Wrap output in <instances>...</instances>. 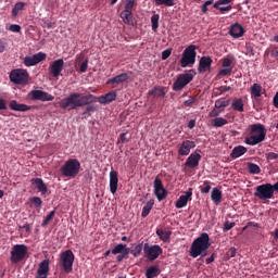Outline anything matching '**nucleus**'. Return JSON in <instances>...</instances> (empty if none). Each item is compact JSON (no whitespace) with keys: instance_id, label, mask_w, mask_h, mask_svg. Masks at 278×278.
<instances>
[{"instance_id":"nucleus-1","label":"nucleus","mask_w":278,"mask_h":278,"mask_svg":"<svg viewBox=\"0 0 278 278\" xmlns=\"http://www.w3.org/2000/svg\"><path fill=\"white\" fill-rule=\"evenodd\" d=\"M94 101L93 94L81 96L79 92H74L62 99L59 105L62 110H77V108H84V105H90Z\"/></svg>"},{"instance_id":"nucleus-2","label":"nucleus","mask_w":278,"mask_h":278,"mask_svg":"<svg viewBox=\"0 0 278 278\" xmlns=\"http://www.w3.org/2000/svg\"><path fill=\"white\" fill-rule=\"evenodd\" d=\"M212 244L210 243V235L207 232H202L200 237H198L190 247V256L193 258L205 257L207 255V249H210Z\"/></svg>"},{"instance_id":"nucleus-3","label":"nucleus","mask_w":278,"mask_h":278,"mask_svg":"<svg viewBox=\"0 0 278 278\" xmlns=\"http://www.w3.org/2000/svg\"><path fill=\"white\" fill-rule=\"evenodd\" d=\"M79 168H81V163L76 159H70L61 167V174L63 177L75 178L79 175Z\"/></svg>"},{"instance_id":"nucleus-4","label":"nucleus","mask_w":278,"mask_h":278,"mask_svg":"<svg viewBox=\"0 0 278 278\" xmlns=\"http://www.w3.org/2000/svg\"><path fill=\"white\" fill-rule=\"evenodd\" d=\"M9 79L16 86H27L29 84V72L24 68L12 70L9 74Z\"/></svg>"},{"instance_id":"nucleus-5","label":"nucleus","mask_w":278,"mask_h":278,"mask_svg":"<svg viewBox=\"0 0 278 278\" xmlns=\"http://www.w3.org/2000/svg\"><path fill=\"white\" fill-rule=\"evenodd\" d=\"M75 263V254L73 250H66L60 254L59 266L63 269V273L68 275L73 273V264Z\"/></svg>"},{"instance_id":"nucleus-6","label":"nucleus","mask_w":278,"mask_h":278,"mask_svg":"<svg viewBox=\"0 0 278 278\" xmlns=\"http://www.w3.org/2000/svg\"><path fill=\"white\" fill-rule=\"evenodd\" d=\"M194 62H197V46L191 45L184 50L180 66L187 68V66H192Z\"/></svg>"},{"instance_id":"nucleus-7","label":"nucleus","mask_w":278,"mask_h":278,"mask_svg":"<svg viewBox=\"0 0 278 278\" xmlns=\"http://www.w3.org/2000/svg\"><path fill=\"white\" fill-rule=\"evenodd\" d=\"M254 197L260 199V201H269V199H275L273 193V185L271 184H263L258 185L255 188Z\"/></svg>"},{"instance_id":"nucleus-8","label":"nucleus","mask_w":278,"mask_h":278,"mask_svg":"<svg viewBox=\"0 0 278 278\" xmlns=\"http://www.w3.org/2000/svg\"><path fill=\"white\" fill-rule=\"evenodd\" d=\"M28 248L25 244H15L11 251V264H18L27 257Z\"/></svg>"},{"instance_id":"nucleus-9","label":"nucleus","mask_w":278,"mask_h":278,"mask_svg":"<svg viewBox=\"0 0 278 278\" xmlns=\"http://www.w3.org/2000/svg\"><path fill=\"white\" fill-rule=\"evenodd\" d=\"M192 73H194V70H190L189 73L178 75L177 79L173 85V90L175 92L184 90V88H186L188 84H190V81L194 79V75Z\"/></svg>"},{"instance_id":"nucleus-10","label":"nucleus","mask_w":278,"mask_h":278,"mask_svg":"<svg viewBox=\"0 0 278 278\" xmlns=\"http://www.w3.org/2000/svg\"><path fill=\"white\" fill-rule=\"evenodd\" d=\"M143 253L150 262H154V260H157V257L162 255L163 250H162V247L157 244L149 245V243H144Z\"/></svg>"},{"instance_id":"nucleus-11","label":"nucleus","mask_w":278,"mask_h":278,"mask_svg":"<svg viewBox=\"0 0 278 278\" xmlns=\"http://www.w3.org/2000/svg\"><path fill=\"white\" fill-rule=\"evenodd\" d=\"M266 128L262 124H253L251 126V137L245 140H265Z\"/></svg>"},{"instance_id":"nucleus-12","label":"nucleus","mask_w":278,"mask_h":278,"mask_svg":"<svg viewBox=\"0 0 278 278\" xmlns=\"http://www.w3.org/2000/svg\"><path fill=\"white\" fill-rule=\"evenodd\" d=\"M28 99L30 101H53L55 97H53L51 93L43 91V90H31L28 93Z\"/></svg>"},{"instance_id":"nucleus-13","label":"nucleus","mask_w":278,"mask_h":278,"mask_svg":"<svg viewBox=\"0 0 278 278\" xmlns=\"http://www.w3.org/2000/svg\"><path fill=\"white\" fill-rule=\"evenodd\" d=\"M154 194L159 201H164L168 194V191L164 188L162 179L157 176L154 179Z\"/></svg>"},{"instance_id":"nucleus-14","label":"nucleus","mask_w":278,"mask_h":278,"mask_svg":"<svg viewBox=\"0 0 278 278\" xmlns=\"http://www.w3.org/2000/svg\"><path fill=\"white\" fill-rule=\"evenodd\" d=\"M62 71H64V59H58L49 66V73L52 77H55V79L62 75Z\"/></svg>"},{"instance_id":"nucleus-15","label":"nucleus","mask_w":278,"mask_h":278,"mask_svg":"<svg viewBox=\"0 0 278 278\" xmlns=\"http://www.w3.org/2000/svg\"><path fill=\"white\" fill-rule=\"evenodd\" d=\"M47 60V53L38 52L31 56L24 58L25 66H36V64H40V62H45Z\"/></svg>"},{"instance_id":"nucleus-16","label":"nucleus","mask_w":278,"mask_h":278,"mask_svg":"<svg viewBox=\"0 0 278 278\" xmlns=\"http://www.w3.org/2000/svg\"><path fill=\"white\" fill-rule=\"evenodd\" d=\"M214 60L211 56H202L199 61L198 72L200 74L207 73V71H212V64Z\"/></svg>"},{"instance_id":"nucleus-17","label":"nucleus","mask_w":278,"mask_h":278,"mask_svg":"<svg viewBox=\"0 0 278 278\" xmlns=\"http://www.w3.org/2000/svg\"><path fill=\"white\" fill-rule=\"evenodd\" d=\"M188 201H192V188H189L184 195H180L176 201L177 210H181V207H186L188 205Z\"/></svg>"},{"instance_id":"nucleus-18","label":"nucleus","mask_w":278,"mask_h":278,"mask_svg":"<svg viewBox=\"0 0 278 278\" xmlns=\"http://www.w3.org/2000/svg\"><path fill=\"white\" fill-rule=\"evenodd\" d=\"M49 258H46L39 263L36 278H48L49 277Z\"/></svg>"},{"instance_id":"nucleus-19","label":"nucleus","mask_w":278,"mask_h":278,"mask_svg":"<svg viewBox=\"0 0 278 278\" xmlns=\"http://www.w3.org/2000/svg\"><path fill=\"white\" fill-rule=\"evenodd\" d=\"M110 192L111 194H116V191L118 190V172L112 169L110 172Z\"/></svg>"},{"instance_id":"nucleus-20","label":"nucleus","mask_w":278,"mask_h":278,"mask_svg":"<svg viewBox=\"0 0 278 278\" xmlns=\"http://www.w3.org/2000/svg\"><path fill=\"white\" fill-rule=\"evenodd\" d=\"M30 184L41 194H47V192H49V187H47V184H45V180H42V178H33L30 180Z\"/></svg>"},{"instance_id":"nucleus-21","label":"nucleus","mask_w":278,"mask_h":278,"mask_svg":"<svg viewBox=\"0 0 278 278\" xmlns=\"http://www.w3.org/2000/svg\"><path fill=\"white\" fill-rule=\"evenodd\" d=\"M229 35L232 38H242V36H244V27L238 23H235L230 26Z\"/></svg>"},{"instance_id":"nucleus-22","label":"nucleus","mask_w":278,"mask_h":278,"mask_svg":"<svg viewBox=\"0 0 278 278\" xmlns=\"http://www.w3.org/2000/svg\"><path fill=\"white\" fill-rule=\"evenodd\" d=\"M199 162H201V154L191 153L187 159L185 166H188V168H197V166H199Z\"/></svg>"},{"instance_id":"nucleus-23","label":"nucleus","mask_w":278,"mask_h":278,"mask_svg":"<svg viewBox=\"0 0 278 278\" xmlns=\"http://www.w3.org/2000/svg\"><path fill=\"white\" fill-rule=\"evenodd\" d=\"M149 97H154V99H164L166 97V88L162 86H156L148 91Z\"/></svg>"},{"instance_id":"nucleus-24","label":"nucleus","mask_w":278,"mask_h":278,"mask_svg":"<svg viewBox=\"0 0 278 278\" xmlns=\"http://www.w3.org/2000/svg\"><path fill=\"white\" fill-rule=\"evenodd\" d=\"M195 147L197 144L194 143V141H184L178 150V153L179 155H190V149H194Z\"/></svg>"},{"instance_id":"nucleus-25","label":"nucleus","mask_w":278,"mask_h":278,"mask_svg":"<svg viewBox=\"0 0 278 278\" xmlns=\"http://www.w3.org/2000/svg\"><path fill=\"white\" fill-rule=\"evenodd\" d=\"M10 110H13V112H29L31 110V106L27 104H21L16 100H12L9 104Z\"/></svg>"},{"instance_id":"nucleus-26","label":"nucleus","mask_w":278,"mask_h":278,"mask_svg":"<svg viewBox=\"0 0 278 278\" xmlns=\"http://www.w3.org/2000/svg\"><path fill=\"white\" fill-rule=\"evenodd\" d=\"M98 101L99 103H101V105H105L108 103H112V101H116V91H110L104 96H100L98 98Z\"/></svg>"},{"instance_id":"nucleus-27","label":"nucleus","mask_w":278,"mask_h":278,"mask_svg":"<svg viewBox=\"0 0 278 278\" xmlns=\"http://www.w3.org/2000/svg\"><path fill=\"white\" fill-rule=\"evenodd\" d=\"M131 76L128 73H122L113 78H110L106 84H124L127 81Z\"/></svg>"},{"instance_id":"nucleus-28","label":"nucleus","mask_w":278,"mask_h":278,"mask_svg":"<svg viewBox=\"0 0 278 278\" xmlns=\"http://www.w3.org/2000/svg\"><path fill=\"white\" fill-rule=\"evenodd\" d=\"M247 153V148L244 146L235 147L230 153V157L232 160H238V157H242Z\"/></svg>"},{"instance_id":"nucleus-29","label":"nucleus","mask_w":278,"mask_h":278,"mask_svg":"<svg viewBox=\"0 0 278 278\" xmlns=\"http://www.w3.org/2000/svg\"><path fill=\"white\" fill-rule=\"evenodd\" d=\"M211 199L215 205H218L223 201V191H220L218 188H213L211 192Z\"/></svg>"},{"instance_id":"nucleus-30","label":"nucleus","mask_w":278,"mask_h":278,"mask_svg":"<svg viewBox=\"0 0 278 278\" xmlns=\"http://www.w3.org/2000/svg\"><path fill=\"white\" fill-rule=\"evenodd\" d=\"M121 18L125 23V25H134V14L131 11H123L121 13Z\"/></svg>"},{"instance_id":"nucleus-31","label":"nucleus","mask_w":278,"mask_h":278,"mask_svg":"<svg viewBox=\"0 0 278 278\" xmlns=\"http://www.w3.org/2000/svg\"><path fill=\"white\" fill-rule=\"evenodd\" d=\"M156 236H159L162 242H168L170 240V236H173V231L164 230V229H156Z\"/></svg>"},{"instance_id":"nucleus-32","label":"nucleus","mask_w":278,"mask_h":278,"mask_svg":"<svg viewBox=\"0 0 278 278\" xmlns=\"http://www.w3.org/2000/svg\"><path fill=\"white\" fill-rule=\"evenodd\" d=\"M229 103H231L230 99L219 98L215 101V108L216 110H223V112H225V108H228Z\"/></svg>"},{"instance_id":"nucleus-33","label":"nucleus","mask_w":278,"mask_h":278,"mask_svg":"<svg viewBox=\"0 0 278 278\" xmlns=\"http://www.w3.org/2000/svg\"><path fill=\"white\" fill-rule=\"evenodd\" d=\"M153 205H155V200H150L147 202V204L143 206L141 212L142 218H147V216L151 214V210H153Z\"/></svg>"},{"instance_id":"nucleus-34","label":"nucleus","mask_w":278,"mask_h":278,"mask_svg":"<svg viewBox=\"0 0 278 278\" xmlns=\"http://www.w3.org/2000/svg\"><path fill=\"white\" fill-rule=\"evenodd\" d=\"M231 108L235 110V112H244V101L241 98L235 99Z\"/></svg>"},{"instance_id":"nucleus-35","label":"nucleus","mask_w":278,"mask_h":278,"mask_svg":"<svg viewBox=\"0 0 278 278\" xmlns=\"http://www.w3.org/2000/svg\"><path fill=\"white\" fill-rule=\"evenodd\" d=\"M125 251H131L130 248H127L126 244L119 243L114 247V249L111 251L112 255H119L122 253H125Z\"/></svg>"},{"instance_id":"nucleus-36","label":"nucleus","mask_w":278,"mask_h":278,"mask_svg":"<svg viewBox=\"0 0 278 278\" xmlns=\"http://www.w3.org/2000/svg\"><path fill=\"white\" fill-rule=\"evenodd\" d=\"M26 5H27V3H25V2H16L12 9L13 18H16V16H18V12H23V10H25Z\"/></svg>"},{"instance_id":"nucleus-37","label":"nucleus","mask_w":278,"mask_h":278,"mask_svg":"<svg viewBox=\"0 0 278 278\" xmlns=\"http://www.w3.org/2000/svg\"><path fill=\"white\" fill-rule=\"evenodd\" d=\"M160 275V267L159 266H151L146 271L147 278H155Z\"/></svg>"},{"instance_id":"nucleus-38","label":"nucleus","mask_w":278,"mask_h":278,"mask_svg":"<svg viewBox=\"0 0 278 278\" xmlns=\"http://www.w3.org/2000/svg\"><path fill=\"white\" fill-rule=\"evenodd\" d=\"M250 92L255 99L262 97V86L260 84H253Z\"/></svg>"},{"instance_id":"nucleus-39","label":"nucleus","mask_w":278,"mask_h":278,"mask_svg":"<svg viewBox=\"0 0 278 278\" xmlns=\"http://www.w3.org/2000/svg\"><path fill=\"white\" fill-rule=\"evenodd\" d=\"M248 172L250 175H260V173H262V168H260V165L255 163H248Z\"/></svg>"},{"instance_id":"nucleus-40","label":"nucleus","mask_w":278,"mask_h":278,"mask_svg":"<svg viewBox=\"0 0 278 278\" xmlns=\"http://www.w3.org/2000/svg\"><path fill=\"white\" fill-rule=\"evenodd\" d=\"M229 122L223 117H215L212 119L213 127H225Z\"/></svg>"},{"instance_id":"nucleus-41","label":"nucleus","mask_w":278,"mask_h":278,"mask_svg":"<svg viewBox=\"0 0 278 278\" xmlns=\"http://www.w3.org/2000/svg\"><path fill=\"white\" fill-rule=\"evenodd\" d=\"M155 5H165L166 8H173V5H176L175 0H154Z\"/></svg>"},{"instance_id":"nucleus-42","label":"nucleus","mask_w":278,"mask_h":278,"mask_svg":"<svg viewBox=\"0 0 278 278\" xmlns=\"http://www.w3.org/2000/svg\"><path fill=\"white\" fill-rule=\"evenodd\" d=\"M151 23H152V31H157V27H160V14L152 15Z\"/></svg>"},{"instance_id":"nucleus-43","label":"nucleus","mask_w":278,"mask_h":278,"mask_svg":"<svg viewBox=\"0 0 278 278\" xmlns=\"http://www.w3.org/2000/svg\"><path fill=\"white\" fill-rule=\"evenodd\" d=\"M142 243H139L132 250H130V253L131 255H134V257H140V255L142 254Z\"/></svg>"},{"instance_id":"nucleus-44","label":"nucleus","mask_w":278,"mask_h":278,"mask_svg":"<svg viewBox=\"0 0 278 278\" xmlns=\"http://www.w3.org/2000/svg\"><path fill=\"white\" fill-rule=\"evenodd\" d=\"M53 216H55V210L51 211L41 223V227H47L51 220H53Z\"/></svg>"},{"instance_id":"nucleus-45","label":"nucleus","mask_w":278,"mask_h":278,"mask_svg":"<svg viewBox=\"0 0 278 278\" xmlns=\"http://www.w3.org/2000/svg\"><path fill=\"white\" fill-rule=\"evenodd\" d=\"M30 203L36 207V210H40V207H42V199L39 197L30 198Z\"/></svg>"},{"instance_id":"nucleus-46","label":"nucleus","mask_w":278,"mask_h":278,"mask_svg":"<svg viewBox=\"0 0 278 278\" xmlns=\"http://www.w3.org/2000/svg\"><path fill=\"white\" fill-rule=\"evenodd\" d=\"M233 227H236V223L227 220L224 223L223 231H229L233 229Z\"/></svg>"},{"instance_id":"nucleus-47","label":"nucleus","mask_w":278,"mask_h":278,"mask_svg":"<svg viewBox=\"0 0 278 278\" xmlns=\"http://www.w3.org/2000/svg\"><path fill=\"white\" fill-rule=\"evenodd\" d=\"M212 190V186H210V181H204L203 187L201 188L202 194H207Z\"/></svg>"},{"instance_id":"nucleus-48","label":"nucleus","mask_w":278,"mask_h":278,"mask_svg":"<svg viewBox=\"0 0 278 278\" xmlns=\"http://www.w3.org/2000/svg\"><path fill=\"white\" fill-rule=\"evenodd\" d=\"M136 1L135 0H126L125 10L126 12H131L134 10Z\"/></svg>"},{"instance_id":"nucleus-49","label":"nucleus","mask_w":278,"mask_h":278,"mask_svg":"<svg viewBox=\"0 0 278 278\" xmlns=\"http://www.w3.org/2000/svg\"><path fill=\"white\" fill-rule=\"evenodd\" d=\"M220 114H223V110L215 108L214 110H212V111L210 112L208 116H210L211 118H216V116H220Z\"/></svg>"},{"instance_id":"nucleus-50","label":"nucleus","mask_w":278,"mask_h":278,"mask_svg":"<svg viewBox=\"0 0 278 278\" xmlns=\"http://www.w3.org/2000/svg\"><path fill=\"white\" fill-rule=\"evenodd\" d=\"M9 30L13 31V34H18V31H21V25L12 24L10 25Z\"/></svg>"},{"instance_id":"nucleus-51","label":"nucleus","mask_w":278,"mask_h":278,"mask_svg":"<svg viewBox=\"0 0 278 278\" xmlns=\"http://www.w3.org/2000/svg\"><path fill=\"white\" fill-rule=\"evenodd\" d=\"M129 253H130L129 250H125V252H123L116 257V262H123V260H125V257H127Z\"/></svg>"},{"instance_id":"nucleus-52","label":"nucleus","mask_w":278,"mask_h":278,"mask_svg":"<svg viewBox=\"0 0 278 278\" xmlns=\"http://www.w3.org/2000/svg\"><path fill=\"white\" fill-rule=\"evenodd\" d=\"M231 67H226L219 71V75L220 77H225L226 75H231Z\"/></svg>"},{"instance_id":"nucleus-53","label":"nucleus","mask_w":278,"mask_h":278,"mask_svg":"<svg viewBox=\"0 0 278 278\" xmlns=\"http://www.w3.org/2000/svg\"><path fill=\"white\" fill-rule=\"evenodd\" d=\"M88 71V59H86L81 64H80V67H79V72L80 73H86Z\"/></svg>"},{"instance_id":"nucleus-54","label":"nucleus","mask_w":278,"mask_h":278,"mask_svg":"<svg viewBox=\"0 0 278 278\" xmlns=\"http://www.w3.org/2000/svg\"><path fill=\"white\" fill-rule=\"evenodd\" d=\"M97 108L94 105H89L85 109V111L83 112L84 115L86 114H90V112H96Z\"/></svg>"},{"instance_id":"nucleus-55","label":"nucleus","mask_w":278,"mask_h":278,"mask_svg":"<svg viewBox=\"0 0 278 278\" xmlns=\"http://www.w3.org/2000/svg\"><path fill=\"white\" fill-rule=\"evenodd\" d=\"M266 160H278V154L275 152L266 153Z\"/></svg>"},{"instance_id":"nucleus-56","label":"nucleus","mask_w":278,"mask_h":278,"mask_svg":"<svg viewBox=\"0 0 278 278\" xmlns=\"http://www.w3.org/2000/svg\"><path fill=\"white\" fill-rule=\"evenodd\" d=\"M170 53H172L170 49L164 50L162 52V60H168V58H170Z\"/></svg>"},{"instance_id":"nucleus-57","label":"nucleus","mask_w":278,"mask_h":278,"mask_svg":"<svg viewBox=\"0 0 278 278\" xmlns=\"http://www.w3.org/2000/svg\"><path fill=\"white\" fill-rule=\"evenodd\" d=\"M249 227H260V224L255 223V222H249L244 227H243V231H247V229H249Z\"/></svg>"},{"instance_id":"nucleus-58","label":"nucleus","mask_w":278,"mask_h":278,"mask_svg":"<svg viewBox=\"0 0 278 278\" xmlns=\"http://www.w3.org/2000/svg\"><path fill=\"white\" fill-rule=\"evenodd\" d=\"M236 253H237L236 248H230L226 255H227V257L231 258L236 255Z\"/></svg>"},{"instance_id":"nucleus-59","label":"nucleus","mask_w":278,"mask_h":278,"mask_svg":"<svg viewBox=\"0 0 278 278\" xmlns=\"http://www.w3.org/2000/svg\"><path fill=\"white\" fill-rule=\"evenodd\" d=\"M195 101H197L195 98H190V99L186 100L184 102V104L186 105V108H190V105H192Z\"/></svg>"},{"instance_id":"nucleus-60","label":"nucleus","mask_w":278,"mask_h":278,"mask_svg":"<svg viewBox=\"0 0 278 278\" xmlns=\"http://www.w3.org/2000/svg\"><path fill=\"white\" fill-rule=\"evenodd\" d=\"M223 66L225 67V68H230L229 66H231V59H224L223 60Z\"/></svg>"},{"instance_id":"nucleus-61","label":"nucleus","mask_w":278,"mask_h":278,"mask_svg":"<svg viewBox=\"0 0 278 278\" xmlns=\"http://www.w3.org/2000/svg\"><path fill=\"white\" fill-rule=\"evenodd\" d=\"M245 142L250 144V147H255V144H260L262 140H245Z\"/></svg>"},{"instance_id":"nucleus-62","label":"nucleus","mask_w":278,"mask_h":278,"mask_svg":"<svg viewBox=\"0 0 278 278\" xmlns=\"http://www.w3.org/2000/svg\"><path fill=\"white\" fill-rule=\"evenodd\" d=\"M220 94H223V92H229V90H231V87H227V86H222L218 88Z\"/></svg>"},{"instance_id":"nucleus-63","label":"nucleus","mask_w":278,"mask_h":278,"mask_svg":"<svg viewBox=\"0 0 278 278\" xmlns=\"http://www.w3.org/2000/svg\"><path fill=\"white\" fill-rule=\"evenodd\" d=\"M232 9L231 5H227V7H220L219 8V12L224 13V12H229Z\"/></svg>"},{"instance_id":"nucleus-64","label":"nucleus","mask_w":278,"mask_h":278,"mask_svg":"<svg viewBox=\"0 0 278 278\" xmlns=\"http://www.w3.org/2000/svg\"><path fill=\"white\" fill-rule=\"evenodd\" d=\"M274 105L275 108H278V92L274 97Z\"/></svg>"}]
</instances>
